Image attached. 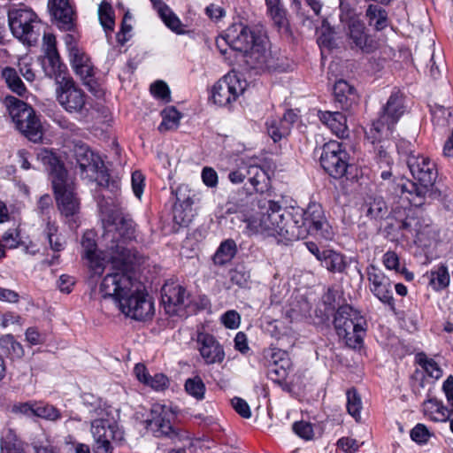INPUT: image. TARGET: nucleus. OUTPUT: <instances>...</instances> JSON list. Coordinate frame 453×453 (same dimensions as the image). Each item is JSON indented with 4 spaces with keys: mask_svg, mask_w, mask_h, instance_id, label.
<instances>
[{
    "mask_svg": "<svg viewBox=\"0 0 453 453\" xmlns=\"http://www.w3.org/2000/svg\"><path fill=\"white\" fill-rule=\"evenodd\" d=\"M43 235L48 240L50 250L60 252L65 250V241L58 233V226L56 222L49 220L43 229Z\"/></svg>",
    "mask_w": 453,
    "mask_h": 453,
    "instance_id": "72a5a7b5",
    "label": "nucleus"
},
{
    "mask_svg": "<svg viewBox=\"0 0 453 453\" xmlns=\"http://www.w3.org/2000/svg\"><path fill=\"white\" fill-rule=\"evenodd\" d=\"M48 10L59 29L72 31L74 28L76 12L69 0H48Z\"/></svg>",
    "mask_w": 453,
    "mask_h": 453,
    "instance_id": "2eb2a0df",
    "label": "nucleus"
},
{
    "mask_svg": "<svg viewBox=\"0 0 453 453\" xmlns=\"http://www.w3.org/2000/svg\"><path fill=\"white\" fill-rule=\"evenodd\" d=\"M449 282V274L445 265H440L437 270L432 271L429 276V285L434 290L446 288Z\"/></svg>",
    "mask_w": 453,
    "mask_h": 453,
    "instance_id": "c03bdc74",
    "label": "nucleus"
},
{
    "mask_svg": "<svg viewBox=\"0 0 453 453\" xmlns=\"http://www.w3.org/2000/svg\"><path fill=\"white\" fill-rule=\"evenodd\" d=\"M265 357L270 365L279 368H289L292 365L288 353L280 349H269L265 353Z\"/></svg>",
    "mask_w": 453,
    "mask_h": 453,
    "instance_id": "a19ab883",
    "label": "nucleus"
},
{
    "mask_svg": "<svg viewBox=\"0 0 453 453\" xmlns=\"http://www.w3.org/2000/svg\"><path fill=\"white\" fill-rule=\"evenodd\" d=\"M411 438L418 443H426L429 439V432L423 424L416 425L411 431Z\"/></svg>",
    "mask_w": 453,
    "mask_h": 453,
    "instance_id": "e2e57ef3",
    "label": "nucleus"
},
{
    "mask_svg": "<svg viewBox=\"0 0 453 453\" xmlns=\"http://www.w3.org/2000/svg\"><path fill=\"white\" fill-rule=\"evenodd\" d=\"M246 178L256 192L263 194L268 189L269 177L266 172L258 165H248L242 161L238 169L228 174V179L233 183H241Z\"/></svg>",
    "mask_w": 453,
    "mask_h": 453,
    "instance_id": "9b49d317",
    "label": "nucleus"
},
{
    "mask_svg": "<svg viewBox=\"0 0 453 453\" xmlns=\"http://www.w3.org/2000/svg\"><path fill=\"white\" fill-rule=\"evenodd\" d=\"M240 197L228 203V216L234 228L248 235L265 234L288 243L306 238L309 234L326 241L334 232L326 220L319 203H310L305 210L284 208L271 199H258L245 188Z\"/></svg>",
    "mask_w": 453,
    "mask_h": 453,
    "instance_id": "f257e3e1",
    "label": "nucleus"
},
{
    "mask_svg": "<svg viewBox=\"0 0 453 453\" xmlns=\"http://www.w3.org/2000/svg\"><path fill=\"white\" fill-rule=\"evenodd\" d=\"M116 427V421L109 418H96L91 422V432L95 441L110 440L107 432L110 428Z\"/></svg>",
    "mask_w": 453,
    "mask_h": 453,
    "instance_id": "4c0bfd02",
    "label": "nucleus"
},
{
    "mask_svg": "<svg viewBox=\"0 0 453 453\" xmlns=\"http://www.w3.org/2000/svg\"><path fill=\"white\" fill-rule=\"evenodd\" d=\"M354 0H340V19L342 22H347L350 19H357L355 17V12L352 7V2Z\"/></svg>",
    "mask_w": 453,
    "mask_h": 453,
    "instance_id": "69168bd1",
    "label": "nucleus"
},
{
    "mask_svg": "<svg viewBox=\"0 0 453 453\" xmlns=\"http://www.w3.org/2000/svg\"><path fill=\"white\" fill-rule=\"evenodd\" d=\"M136 379L144 386L150 387L156 391H164L168 388L170 380L168 377L158 372L153 376L150 374L149 370H134Z\"/></svg>",
    "mask_w": 453,
    "mask_h": 453,
    "instance_id": "c756f323",
    "label": "nucleus"
},
{
    "mask_svg": "<svg viewBox=\"0 0 453 453\" xmlns=\"http://www.w3.org/2000/svg\"><path fill=\"white\" fill-rule=\"evenodd\" d=\"M423 412L431 420L442 422L448 419L446 408L437 399H428L423 403Z\"/></svg>",
    "mask_w": 453,
    "mask_h": 453,
    "instance_id": "c9c22d12",
    "label": "nucleus"
},
{
    "mask_svg": "<svg viewBox=\"0 0 453 453\" xmlns=\"http://www.w3.org/2000/svg\"><path fill=\"white\" fill-rule=\"evenodd\" d=\"M247 87V81L241 78L234 71L228 72V94L235 100L242 95Z\"/></svg>",
    "mask_w": 453,
    "mask_h": 453,
    "instance_id": "de8ad7c7",
    "label": "nucleus"
},
{
    "mask_svg": "<svg viewBox=\"0 0 453 453\" xmlns=\"http://www.w3.org/2000/svg\"><path fill=\"white\" fill-rule=\"evenodd\" d=\"M7 438L11 441H6L3 437L0 439V448L2 450L5 449L8 453L15 452H25L23 448L17 445L16 441H18V436L14 431V429L10 428L8 430Z\"/></svg>",
    "mask_w": 453,
    "mask_h": 453,
    "instance_id": "5fc2aeb1",
    "label": "nucleus"
},
{
    "mask_svg": "<svg viewBox=\"0 0 453 453\" xmlns=\"http://www.w3.org/2000/svg\"><path fill=\"white\" fill-rule=\"evenodd\" d=\"M34 417L49 419H57L60 417V413L55 407L51 405H35Z\"/></svg>",
    "mask_w": 453,
    "mask_h": 453,
    "instance_id": "052dcab7",
    "label": "nucleus"
},
{
    "mask_svg": "<svg viewBox=\"0 0 453 453\" xmlns=\"http://www.w3.org/2000/svg\"><path fill=\"white\" fill-rule=\"evenodd\" d=\"M294 370H267L266 377L286 392H292L301 384V377Z\"/></svg>",
    "mask_w": 453,
    "mask_h": 453,
    "instance_id": "cd10ccee",
    "label": "nucleus"
},
{
    "mask_svg": "<svg viewBox=\"0 0 453 453\" xmlns=\"http://www.w3.org/2000/svg\"><path fill=\"white\" fill-rule=\"evenodd\" d=\"M59 104L70 113L81 112L86 104V94L70 76L58 83L56 89Z\"/></svg>",
    "mask_w": 453,
    "mask_h": 453,
    "instance_id": "9d476101",
    "label": "nucleus"
},
{
    "mask_svg": "<svg viewBox=\"0 0 453 453\" xmlns=\"http://www.w3.org/2000/svg\"><path fill=\"white\" fill-rule=\"evenodd\" d=\"M347 24V40L352 50L357 49L362 52L370 53L376 49V43L365 23L357 19H350Z\"/></svg>",
    "mask_w": 453,
    "mask_h": 453,
    "instance_id": "4468645a",
    "label": "nucleus"
},
{
    "mask_svg": "<svg viewBox=\"0 0 453 453\" xmlns=\"http://www.w3.org/2000/svg\"><path fill=\"white\" fill-rule=\"evenodd\" d=\"M337 334L344 341L348 347L351 349L361 348L365 334V326H361L359 329L355 328L354 331L339 332Z\"/></svg>",
    "mask_w": 453,
    "mask_h": 453,
    "instance_id": "79ce46f5",
    "label": "nucleus"
},
{
    "mask_svg": "<svg viewBox=\"0 0 453 453\" xmlns=\"http://www.w3.org/2000/svg\"><path fill=\"white\" fill-rule=\"evenodd\" d=\"M161 302L165 313L179 315L188 305L189 294L183 286L173 281L166 282L161 288Z\"/></svg>",
    "mask_w": 453,
    "mask_h": 453,
    "instance_id": "f8f14e48",
    "label": "nucleus"
},
{
    "mask_svg": "<svg viewBox=\"0 0 453 453\" xmlns=\"http://www.w3.org/2000/svg\"><path fill=\"white\" fill-rule=\"evenodd\" d=\"M266 5V13L273 20L278 29H288V19L287 12L284 9L280 0H265Z\"/></svg>",
    "mask_w": 453,
    "mask_h": 453,
    "instance_id": "7c9ffc66",
    "label": "nucleus"
},
{
    "mask_svg": "<svg viewBox=\"0 0 453 453\" xmlns=\"http://www.w3.org/2000/svg\"><path fill=\"white\" fill-rule=\"evenodd\" d=\"M406 162L415 180L434 186L437 178V171L433 161L419 154L411 153L407 157Z\"/></svg>",
    "mask_w": 453,
    "mask_h": 453,
    "instance_id": "dca6fc26",
    "label": "nucleus"
},
{
    "mask_svg": "<svg viewBox=\"0 0 453 453\" xmlns=\"http://www.w3.org/2000/svg\"><path fill=\"white\" fill-rule=\"evenodd\" d=\"M0 348L12 360L20 359L25 353L21 343L11 334L0 337Z\"/></svg>",
    "mask_w": 453,
    "mask_h": 453,
    "instance_id": "f704fd0d",
    "label": "nucleus"
},
{
    "mask_svg": "<svg viewBox=\"0 0 453 453\" xmlns=\"http://www.w3.org/2000/svg\"><path fill=\"white\" fill-rule=\"evenodd\" d=\"M8 111L16 128L20 133L34 142L42 140V127L31 106L19 99L11 97Z\"/></svg>",
    "mask_w": 453,
    "mask_h": 453,
    "instance_id": "0eeeda50",
    "label": "nucleus"
},
{
    "mask_svg": "<svg viewBox=\"0 0 453 453\" xmlns=\"http://www.w3.org/2000/svg\"><path fill=\"white\" fill-rule=\"evenodd\" d=\"M433 187L415 180H402L397 184L396 189L400 191L401 198L407 200L411 205L421 207L426 203L427 196L431 195Z\"/></svg>",
    "mask_w": 453,
    "mask_h": 453,
    "instance_id": "f3484780",
    "label": "nucleus"
},
{
    "mask_svg": "<svg viewBox=\"0 0 453 453\" xmlns=\"http://www.w3.org/2000/svg\"><path fill=\"white\" fill-rule=\"evenodd\" d=\"M290 6L296 12L300 24L309 30L316 27L322 8L321 0H290Z\"/></svg>",
    "mask_w": 453,
    "mask_h": 453,
    "instance_id": "a211bd4d",
    "label": "nucleus"
},
{
    "mask_svg": "<svg viewBox=\"0 0 453 453\" xmlns=\"http://www.w3.org/2000/svg\"><path fill=\"white\" fill-rule=\"evenodd\" d=\"M73 155L76 160V167H79L81 176L88 172L96 173L99 168V157L95 155L87 145H76Z\"/></svg>",
    "mask_w": 453,
    "mask_h": 453,
    "instance_id": "393cba45",
    "label": "nucleus"
},
{
    "mask_svg": "<svg viewBox=\"0 0 453 453\" xmlns=\"http://www.w3.org/2000/svg\"><path fill=\"white\" fill-rule=\"evenodd\" d=\"M38 157L49 171L58 208L65 223L73 227L78 221L81 208L75 183L52 151L44 149Z\"/></svg>",
    "mask_w": 453,
    "mask_h": 453,
    "instance_id": "20e7f679",
    "label": "nucleus"
},
{
    "mask_svg": "<svg viewBox=\"0 0 453 453\" xmlns=\"http://www.w3.org/2000/svg\"><path fill=\"white\" fill-rule=\"evenodd\" d=\"M228 47L242 52L251 69L270 70L274 67L271 42L262 24L249 26L242 21L228 27Z\"/></svg>",
    "mask_w": 453,
    "mask_h": 453,
    "instance_id": "7ed1b4c3",
    "label": "nucleus"
},
{
    "mask_svg": "<svg viewBox=\"0 0 453 453\" xmlns=\"http://www.w3.org/2000/svg\"><path fill=\"white\" fill-rule=\"evenodd\" d=\"M81 247L84 250V257L90 258L96 252V242L92 232H86L81 238Z\"/></svg>",
    "mask_w": 453,
    "mask_h": 453,
    "instance_id": "4d7b16f0",
    "label": "nucleus"
},
{
    "mask_svg": "<svg viewBox=\"0 0 453 453\" xmlns=\"http://www.w3.org/2000/svg\"><path fill=\"white\" fill-rule=\"evenodd\" d=\"M367 280L371 292L384 304L395 310V300L392 292V282L385 273L373 265L366 268Z\"/></svg>",
    "mask_w": 453,
    "mask_h": 453,
    "instance_id": "ddd939ff",
    "label": "nucleus"
},
{
    "mask_svg": "<svg viewBox=\"0 0 453 453\" xmlns=\"http://www.w3.org/2000/svg\"><path fill=\"white\" fill-rule=\"evenodd\" d=\"M229 277L233 283L242 287L248 282L250 273L243 265H237L234 268L230 269Z\"/></svg>",
    "mask_w": 453,
    "mask_h": 453,
    "instance_id": "3c124183",
    "label": "nucleus"
},
{
    "mask_svg": "<svg viewBox=\"0 0 453 453\" xmlns=\"http://www.w3.org/2000/svg\"><path fill=\"white\" fill-rule=\"evenodd\" d=\"M349 154L342 143L337 141H329L322 147L320 165L323 169L333 178L343 177L349 167Z\"/></svg>",
    "mask_w": 453,
    "mask_h": 453,
    "instance_id": "6e6552de",
    "label": "nucleus"
},
{
    "mask_svg": "<svg viewBox=\"0 0 453 453\" xmlns=\"http://www.w3.org/2000/svg\"><path fill=\"white\" fill-rule=\"evenodd\" d=\"M381 5L373 2H370L365 12V18L367 23L375 31H382L390 24L388 11Z\"/></svg>",
    "mask_w": 453,
    "mask_h": 453,
    "instance_id": "a878e982",
    "label": "nucleus"
},
{
    "mask_svg": "<svg viewBox=\"0 0 453 453\" xmlns=\"http://www.w3.org/2000/svg\"><path fill=\"white\" fill-rule=\"evenodd\" d=\"M296 117V115L291 110H288L282 117H273L267 119L265 123L267 134L274 142L286 138L289 134Z\"/></svg>",
    "mask_w": 453,
    "mask_h": 453,
    "instance_id": "412c9836",
    "label": "nucleus"
},
{
    "mask_svg": "<svg viewBox=\"0 0 453 453\" xmlns=\"http://www.w3.org/2000/svg\"><path fill=\"white\" fill-rule=\"evenodd\" d=\"M161 115L163 119L158 126L159 132L176 129L179 127L181 114L174 107L163 110Z\"/></svg>",
    "mask_w": 453,
    "mask_h": 453,
    "instance_id": "58836bf2",
    "label": "nucleus"
},
{
    "mask_svg": "<svg viewBox=\"0 0 453 453\" xmlns=\"http://www.w3.org/2000/svg\"><path fill=\"white\" fill-rule=\"evenodd\" d=\"M404 111L403 95L399 91L393 92L382 107L378 119L372 122L369 131L366 132L367 138L374 143L376 140L380 141L381 137H390L394 127Z\"/></svg>",
    "mask_w": 453,
    "mask_h": 453,
    "instance_id": "39448f33",
    "label": "nucleus"
},
{
    "mask_svg": "<svg viewBox=\"0 0 453 453\" xmlns=\"http://www.w3.org/2000/svg\"><path fill=\"white\" fill-rule=\"evenodd\" d=\"M334 325L336 333L346 332L355 328H361L366 326L365 319L360 315L359 311L354 310L349 305H342L338 308L334 319Z\"/></svg>",
    "mask_w": 453,
    "mask_h": 453,
    "instance_id": "aec40b11",
    "label": "nucleus"
},
{
    "mask_svg": "<svg viewBox=\"0 0 453 453\" xmlns=\"http://www.w3.org/2000/svg\"><path fill=\"white\" fill-rule=\"evenodd\" d=\"M373 144L374 150V160L376 166L378 167V172H380V177L383 180H388L391 177V165L393 164L392 157L390 156V152L388 150L390 147L389 137L385 138L381 137L380 142L376 140Z\"/></svg>",
    "mask_w": 453,
    "mask_h": 453,
    "instance_id": "5701e85b",
    "label": "nucleus"
},
{
    "mask_svg": "<svg viewBox=\"0 0 453 453\" xmlns=\"http://www.w3.org/2000/svg\"><path fill=\"white\" fill-rule=\"evenodd\" d=\"M292 430L297 436L305 441L314 438L313 425L310 422L304 420L296 421L292 425Z\"/></svg>",
    "mask_w": 453,
    "mask_h": 453,
    "instance_id": "8fccbe9b",
    "label": "nucleus"
},
{
    "mask_svg": "<svg viewBox=\"0 0 453 453\" xmlns=\"http://www.w3.org/2000/svg\"><path fill=\"white\" fill-rule=\"evenodd\" d=\"M184 388L185 391L196 400L204 398L206 388L200 376L196 375L193 378L187 379Z\"/></svg>",
    "mask_w": 453,
    "mask_h": 453,
    "instance_id": "37998d69",
    "label": "nucleus"
},
{
    "mask_svg": "<svg viewBox=\"0 0 453 453\" xmlns=\"http://www.w3.org/2000/svg\"><path fill=\"white\" fill-rule=\"evenodd\" d=\"M196 342L200 354L206 364H214L223 360L224 349L212 335L199 333Z\"/></svg>",
    "mask_w": 453,
    "mask_h": 453,
    "instance_id": "4be33fe9",
    "label": "nucleus"
},
{
    "mask_svg": "<svg viewBox=\"0 0 453 453\" xmlns=\"http://www.w3.org/2000/svg\"><path fill=\"white\" fill-rule=\"evenodd\" d=\"M365 215L371 220L380 221L388 215V207L381 196L368 197L362 206Z\"/></svg>",
    "mask_w": 453,
    "mask_h": 453,
    "instance_id": "c85d7f7f",
    "label": "nucleus"
},
{
    "mask_svg": "<svg viewBox=\"0 0 453 453\" xmlns=\"http://www.w3.org/2000/svg\"><path fill=\"white\" fill-rule=\"evenodd\" d=\"M222 83H226V74L223 75L211 88L210 100L217 106L223 107L226 104V97L223 92Z\"/></svg>",
    "mask_w": 453,
    "mask_h": 453,
    "instance_id": "09e8293b",
    "label": "nucleus"
},
{
    "mask_svg": "<svg viewBox=\"0 0 453 453\" xmlns=\"http://www.w3.org/2000/svg\"><path fill=\"white\" fill-rule=\"evenodd\" d=\"M135 238V225L130 218L117 214L104 226L103 240L116 271L104 276L100 292L104 298H112L126 316L144 320L153 315L154 304L128 273L129 267L136 262L137 251L128 248L127 243Z\"/></svg>",
    "mask_w": 453,
    "mask_h": 453,
    "instance_id": "f03ea898",
    "label": "nucleus"
},
{
    "mask_svg": "<svg viewBox=\"0 0 453 453\" xmlns=\"http://www.w3.org/2000/svg\"><path fill=\"white\" fill-rule=\"evenodd\" d=\"M0 325L4 328L11 325L22 326L23 319L16 312L7 311L5 313L0 314Z\"/></svg>",
    "mask_w": 453,
    "mask_h": 453,
    "instance_id": "0e129e2a",
    "label": "nucleus"
},
{
    "mask_svg": "<svg viewBox=\"0 0 453 453\" xmlns=\"http://www.w3.org/2000/svg\"><path fill=\"white\" fill-rule=\"evenodd\" d=\"M347 411L357 421L361 418L362 400L357 390L352 388L346 393Z\"/></svg>",
    "mask_w": 453,
    "mask_h": 453,
    "instance_id": "a18cd8bd",
    "label": "nucleus"
},
{
    "mask_svg": "<svg viewBox=\"0 0 453 453\" xmlns=\"http://www.w3.org/2000/svg\"><path fill=\"white\" fill-rule=\"evenodd\" d=\"M69 57L73 69L90 62L89 58L77 46L69 47Z\"/></svg>",
    "mask_w": 453,
    "mask_h": 453,
    "instance_id": "13d9d810",
    "label": "nucleus"
},
{
    "mask_svg": "<svg viewBox=\"0 0 453 453\" xmlns=\"http://www.w3.org/2000/svg\"><path fill=\"white\" fill-rule=\"evenodd\" d=\"M2 241L4 246L9 249L17 248L21 242L19 226H17L5 231L2 236Z\"/></svg>",
    "mask_w": 453,
    "mask_h": 453,
    "instance_id": "603ef678",
    "label": "nucleus"
},
{
    "mask_svg": "<svg viewBox=\"0 0 453 453\" xmlns=\"http://www.w3.org/2000/svg\"><path fill=\"white\" fill-rule=\"evenodd\" d=\"M319 118L336 136L340 138L348 136L347 119L343 113L340 111H319Z\"/></svg>",
    "mask_w": 453,
    "mask_h": 453,
    "instance_id": "bb28decb",
    "label": "nucleus"
},
{
    "mask_svg": "<svg viewBox=\"0 0 453 453\" xmlns=\"http://www.w3.org/2000/svg\"><path fill=\"white\" fill-rule=\"evenodd\" d=\"M42 49L44 55L40 58L42 68L46 76L54 78L58 84L62 80L70 77L67 68L60 60L57 50L56 37L52 34H43Z\"/></svg>",
    "mask_w": 453,
    "mask_h": 453,
    "instance_id": "1a4fd4ad",
    "label": "nucleus"
},
{
    "mask_svg": "<svg viewBox=\"0 0 453 453\" xmlns=\"http://www.w3.org/2000/svg\"><path fill=\"white\" fill-rule=\"evenodd\" d=\"M2 76L7 86L16 94L22 96L26 93V87L19 76L17 71L12 67H5L2 71Z\"/></svg>",
    "mask_w": 453,
    "mask_h": 453,
    "instance_id": "ea45409f",
    "label": "nucleus"
},
{
    "mask_svg": "<svg viewBox=\"0 0 453 453\" xmlns=\"http://www.w3.org/2000/svg\"><path fill=\"white\" fill-rule=\"evenodd\" d=\"M335 103L343 111H349L358 103V95L354 86L344 80H339L334 86Z\"/></svg>",
    "mask_w": 453,
    "mask_h": 453,
    "instance_id": "b1692460",
    "label": "nucleus"
},
{
    "mask_svg": "<svg viewBox=\"0 0 453 453\" xmlns=\"http://www.w3.org/2000/svg\"><path fill=\"white\" fill-rule=\"evenodd\" d=\"M151 418L146 420V428H152V426L155 425L157 430L159 431L164 436L172 437L178 436L179 432L177 429L171 424L169 419H166L165 416L162 415L156 409H151L150 411Z\"/></svg>",
    "mask_w": 453,
    "mask_h": 453,
    "instance_id": "473e14b6",
    "label": "nucleus"
},
{
    "mask_svg": "<svg viewBox=\"0 0 453 453\" xmlns=\"http://www.w3.org/2000/svg\"><path fill=\"white\" fill-rule=\"evenodd\" d=\"M132 188L134 196L141 198L143 193L144 176L140 171H134L131 177Z\"/></svg>",
    "mask_w": 453,
    "mask_h": 453,
    "instance_id": "774afa93",
    "label": "nucleus"
},
{
    "mask_svg": "<svg viewBox=\"0 0 453 453\" xmlns=\"http://www.w3.org/2000/svg\"><path fill=\"white\" fill-rule=\"evenodd\" d=\"M151 94L165 102L171 101L170 89L167 84L163 81H157L150 85Z\"/></svg>",
    "mask_w": 453,
    "mask_h": 453,
    "instance_id": "6e6d98bb",
    "label": "nucleus"
},
{
    "mask_svg": "<svg viewBox=\"0 0 453 453\" xmlns=\"http://www.w3.org/2000/svg\"><path fill=\"white\" fill-rule=\"evenodd\" d=\"M313 29L317 30L318 39L317 42L319 47L326 48L328 50L334 49L336 47V41L334 38V29L330 26L326 19H324L321 22V26L319 28L317 26Z\"/></svg>",
    "mask_w": 453,
    "mask_h": 453,
    "instance_id": "e433bc0d",
    "label": "nucleus"
},
{
    "mask_svg": "<svg viewBox=\"0 0 453 453\" xmlns=\"http://www.w3.org/2000/svg\"><path fill=\"white\" fill-rule=\"evenodd\" d=\"M7 14L10 29L16 38L29 45L37 42L42 24L34 11L12 7Z\"/></svg>",
    "mask_w": 453,
    "mask_h": 453,
    "instance_id": "423d86ee",
    "label": "nucleus"
},
{
    "mask_svg": "<svg viewBox=\"0 0 453 453\" xmlns=\"http://www.w3.org/2000/svg\"><path fill=\"white\" fill-rule=\"evenodd\" d=\"M321 265L333 273H344L349 265L346 257L334 250H326Z\"/></svg>",
    "mask_w": 453,
    "mask_h": 453,
    "instance_id": "2f4dec72",
    "label": "nucleus"
},
{
    "mask_svg": "<svg viewBox=\"0 0 453 453\" xmlns=\"http://www.w3.org/2000/svg\"><path fill=\"white\" fill-rule=\"evenodd\" d=\"M186 187H179L175 190V198L173 208V221L180 226H188L193 220L195 213L192 208L193 201Z\"/></svg>",
    "mask_w": 453,
    "mask_h": 453,
    "instance_id": "6ab92c4d",
    "label": "nucleus"
},
{
    "mask_svg": "<svg viewBox=\"0 0 453 453\" xmlns=\"http://www.w3.org/2000/svg\"><path fill=\"white\" fill-rule=\"evenodd\" d=\"M77 75H79L83 81L84 84L88 86L92 89V84L94 82V68L91 62L83 65H78L73 69Z\"/></svg>",
    "mask_w": 453,
    "mask_h": 453,
    "instance_id": "bf43d9fd",
    "label": "nucleus"
},
{
    "mask_svg": "<svg viewBox=\"0 0 453 453\" xmlns=\"http://www.w3.org/2000/svg\"><path fill=\"white\" fill-rule=\"evenodd\" d=\"M100 23L106 33L111 32L114 28V12L110 4L102 2L98 8Z\"/></svg>",
    "mask_w": 453,
    "mask_h": 453,
    "instance_id": "49530a36",
    "label": "nucleus"
},
{
    "mask_svg": "<svg viewBox=\"0 0 453 453\" xmlns=\"http://www.w3.org/2000/svg\"><path fill=\"white\" fill-rule=\"evenodd\" d=\"M437 358L438 357H428L424 352H419L415 355V364L421 368H440L441 364Z\"/></svg>",
    "mask_w": 453,
    "mask_h": 453,
    "instance_id": "680f3d73",
    "label": "nucleus"
},
{
    "mask_svg": "<svg viewBox=\"0 0 453 453\" xmlns=\"http://www.w3.org/2000/svg\"><path fill=\"white\" fill-rule=\"evenodd\" d=\"M160 18L164 21V23L173 31L176 32L177 34L182 33L181 30V23L179 18L171 11L169 8V13H166L165 15H160Z\"/></svg>",
    "mask_w": 453,
    "mask_h": 453,
    "instance_id": "338daca9",
    "label": "nucleus"
},
{
    "mask_svg": "<svg viewBox=\"0 0 453 453\" xmlns=\"http://www.w3.org/2000/svg\"><path fill=\"white\" fill-rule=\"evenodd\" d=\"M230 403L232 408L241 418L248 419L251 417V409L247 401L243 398L234 396L231 399Z\"/></svg>",
    "mask_w": 453,
    "mask_h": 453,
    "instance_id": "864d4df0",
    "label": "nucleus"
}]
</instances>
